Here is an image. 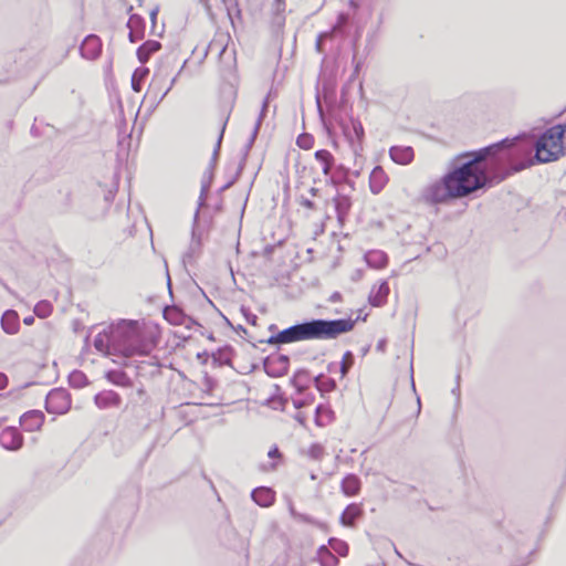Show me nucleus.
<instances>
[{"instance_id": "obj_1", "label": "nucleus", "mask_w": 566, "mask_h": 566, "mask_svg": "<svg viewBox=\"0 0 566 566\" xmlns=\"http://www.w3.org/2000/svg\"><path fill=\"white\" fill-rule=\"evenodd\" d=\"M505 143L499 142L473 153H463L452 160L444 181L452 189L453 197H465L484 187L489 180L501 182L525 169V160L510 166V160L520 156L523 148L507 149Z\"/></svg>"}, {"instance_id": "obj_2", "label": "nucleus", "mask_w": 566, "mask_h": 566, "mask_svg": "<svg viewBox=\"0 0 566 566\" xmlns=\"http://www.w3.org/2000/svg\"><path fill=\"white\" fill-rule=\"evenodd\" d=\"M94 347L106 356L144 357L153 350L155 342L136 322H122L99 332L94 338Z\"/></svg>"}, {"instance_id": "obj_3", "label": "nucleus", "mask_w": 566, "mask_h": 566, "mask_svg": "<svg viewBox=\"0 0 566 566\" xmlns=\"http://www.w3.org/2000/svg\"><path fill=\"white\" fill-rule=\"evenodd\" d=\"M566 134V128L563 125H555L547 128L536 140L526 137H515L512 139L505 138V148H523L520 156L510 160V166H514L518 161L527 163L525 169L533 166L535 163H551L557 160L564 155L563 139Z\"/></svg>"}, {"instance_id": "obj_4", "label": "nucleus", "mask_w": 566, "mask_h": 566, "mask_svg": "<svg viewBox=\"0 0 566 566\" xmlns=\"http://www.w3.org/2000/svg\"><path fill=\"white\" fill-rule=\"evenodd\" d=\"M355 326L352 318L312 319L290 326L276 335H272L269 344H290L311 339H334L350 332Z\"/></svg>"}, {"instance_id": "obj_5", "label": "nucleus", "mask_w": 566, "mask_h": 566, "mask_svg": "<svg viewBox=\"0 0 566 566\" xmlns=\"http://www.w3.org/2000/svg\"><path fill=\"white\" fill-rule=\"evenodd\" d=\"M450 198L454 197L449 184L444 181V176L441 180L426 186L420 193V200L427 205L443 203Z\"/></svg>"}, {"instance_id": "obj_6", "label": "nucleus", "mask_w": 566, "mask_h": 566, "mask_svg": "<svg viewBox=\"0 0 566 566\" xmlns=\"http://www.w3.org/2000/svg\"><path fill=\"white\" fill-rule=\"evenodd\" d=\"M71 407L70 395L66 390L56 388L51 390L45 399V409L49 413L63 415Z\"/></svg>"}, {"instance_id": "obj_7", "label": "nucleus", "mask_w": 566, "mask_h": 566, "mask_svg": "<svg viewBox=\"0 0 566 566\" xmlns=\"http://www.w3.org/2000/svg\"><path fill=\"white\" fill-rule=\"evenodd\" d=\"M343 133L353 153L358 155L363 150L364 127L361 123L357 119H350L348 124L343 125Z\"/></svg>"}, {"instance_id": "obj_8", "label": "nucleus", "mask_w": 566, "mask_h": 566, "mask_svg": "<svg viewBox=\"0 0 566 566\" xmlns=\"http://www.w3.org/2000/svg\"><path fill=\"white\" fill-rule=\"evenodd\" d=\"M290 359L285 355L270 356L264 360V370L271 377H281L289 370Z\"/></svg>"}, {"instance_id": "obj_9", "label": "nucleus", "mask_w": 566, "mask_h": 566, "mask_svg": "<svg viewBox=\"0 0 566 566\" xmlns=\"http://www.w3.org/2000/svg\"><path fill=\"white\" fill-rule=\"evenodd\" d=\"M0 444L10 451H17L23 446V436L15 427H7L0 432Z\"/></svg>"}, {"instance_id": "obj_10", "label": "nucleus", "mask_w": 566, "mask_h": 566, "mask_svg": "<svg viewBox=\"0 0 566 566\" xmlns=\"http://www.w3.org/2000/svg\"><path fill=\"white\" fill-rule=\"evenodd\" d=\"M80 52L86 60L97 59L102 52L101 39L95 34L87 35L80 46Z\"/></svg>"}, {"instance_id": "obj_11", "label": "nucleus", "mask_w": 566, "mask_h": 566, "mask_svg": "<svg viewBox=\"0 0 566 566\" xmlns=\"http://www.w3.org/2000/svg\"><path fill=\"white\" fill-rule=\"evenodd\" d=\"M44 422V415L40 410H30L20 417V424L28 432H34L41 429Z\"/></svg>"}, {"instance_id": "obj_12", "label": "nucleus", "mask_w": 566, "mask_h": 566, "mask_svg": "<svg viewBox=\"0 0 566 566\" xmlns=\"http://www.w3.org/2000/svg\"><path fill=\"white\" fill-rule=\"evenodd\" d=\"M94 401L99 409H108L119 407L122 398L114 390H104L95 395Z\"/></svg>"}, {"instance_id": "obj_13", "label": "nucleus", "mask_w": 566, "mask_h": 566, "mask_svg": "<svg viewBox=\"0 0 566 566\" xmlns=\"http://www.w3.org/2000/svg\"><path fill=\"white\" fill-rule=\"evenodd\" d=\"M390 289L387 281H381L374 285L368 296V301L373 306L379 307L386 304Z\"/></svg>"}, {"instance_id": "obj_14", "label": "nucleus", "mask_w": 566, "mask_h": 566, "mask_svg": "<svg viewBox=\"0 0 566 566\" xmlns=\"http://www.w3.org/2000/svg\"><path fill=\"white\" fill-rule=\"evenodd\" d=\"M164 317L167 322L172 325H185L190 327L193 323V319L187 316L179 307L177 306H168L164 310Z\"/></svg>"}, {"instance_id": "obj_15", "label": "nucleus", "mask_w": 566, "mask_h": 566, "mask_svg": "<svg viewBox=\"0 0 566 566\" xmlns=\"http://www.w3.org/2000/svg\"><path fill=\"white\" fill-rule=\"evenodd\" d=\"M127 28L129 29V41L137 42L140 41L145 35V20L139 14H132L127 22Z\"/></svg>"}, {"instance_id": "obj_16", "label": "nucleus", "mask_w": 566, "mask_h": 566, "mask_svg": "<svg viewBox=\"0 0 566 566\" xmlns=\"http://www.w3.org/2000/svg\"><path fill=\"white\" fill-rule=\"evenodd\" d=\"M388 182V177L380 166H376L369 176V188L375 195L379 193Z\"/></svg>"}, {"instance_id": "obj_17", "label": "nucleus", "mask_w": 566, "mask_h": 566, "mask_svg": "<svg viewBox=\"0 0 566 566\" xmlns=\"http://www.w3.org/2000/svg\"><path fill=\"white\" fill-rule=\"evenodd\" d=\"M1 327L4 333L14 335L19 332L20 319L19 315L13 310H7L1 317Z\"/></svg>"}, {"instance_id": "obj_18", "label": "nucleus", "mask_w": 566, "mask_h": 566, "mask_svg": "<svg viewBox=\"0 0 566 566\" xmlns=\"http://www.w3.org/2000/svg\"><path fill=\"white\" fill-rule=\"evenodd\" d=\"M390 158L399 165H408L413 159V149L409 146H392L389 150Z\"/></svg>"}, {"instance_id": "obj_19", "label": "nucleus", "mask_w": 566, "mask_h": 566, "mask_svg": "<svg viewBox=\"0 0 566 566\" xmlns=\"http://www.w3.org/2000/svg\"><path fill=\"white\" fill-rule=\"evenodd\" d=\"M363 515V509L359 504L352 503L343 511L339 522L344 526L353 527L355 521Z\"/></svg>"}, {"instance_id": "obj_20", "label": "nucleus", "mask_w": 566, "mask_h": 566, "mask_svg": "<svg viewBox=\"0 0 566 566\" xmlns=\"http://www.w3.org/2000/svg\"><path fill=\"white\" fill-rule=\"evenodd\" d=\"M252 500L260 506L268 507L274 502V492L270 488H256L251 493Z\"/></svg>"}, {"instance_id": "obj_21", "label": "nucleus", "mask_w": 566, "mask_h": 566, "mask_svg": "<svg viewBox=\"0 0 566 566\" xmlns=\"http://www.w3.org/2000/svg\"><path fill=\"white\" fill-rule=\"evenodd\" d=\"M161 44L155 40H148L137 49V57L142 63H146L150 55L159 51Z\"/></svg>"}, {"instance_id": "obj_22", "label": "nucleus", "mask_w": 566, "mask_h": 566, "mask_svg": "<svg viewBox=\"0 0 566 566\" xmlns=\"http://www.w3.org/2000/svg\"><path fill=\"white\" fill-rule=\"evenodd\" d=\"M360 490V480L355 474L346 475L342 481V491L347 496L356 495Z\"/></svg>"}, {"instance_id": "obj_23", "label": "nucleus", "mask_w": 566, "mask_h": 566, "mask_svg": "<svg viewBox=\"0 0 566 566\" xmlns=\"http://www.w3.org/2000/svg\"><path fill=\"white\" fill-rule=\"evenodd\" d=\"M315 160L319 165L321 170L325 176L331 172L332 165L334 163L333 155L326 149H319L315 153Z\"/></svg>"}, {"instance_id": "obj_24", "label": "nucleus", "mask_w": 566, "mask_h": 566, "mask_svg": "<svg viewBox=\"0 0 566 566\" xmlns=\"http://www.w3.org/2000/svg\"><path fill=\"white\" fill-rule=\"evenodd\" d=\"M365 260L369 266L375 269L385 268L388 263L387 254L378 250L367 252Z\"/></svg>"}, {"instance_id": "obj_25", "label": "nucleus", "mask_w": 566, "mask_h": 566, "mask_svg": "<svg viewBox=\"0 0 566 566\" xmlns=\"http://www.w3.org/2000/svg\"><path fill=\"white\" fill-rule=\"evenodd\" d=\"M316 558L321 566L338 565V558L325 545L318 547Z\"/></svg>"}, {"instance_id": "obj_26", "label": "nucleus", "mask_w": 566, "mask_h": 566, "mask_svg": "<svg viewBox=\"0 0 566 566\" xmlns=\"http://www.w3.org/2000/svg\"><path fill=\"white\" fill-rule=\"evenodd\" d=\"M334 201H335L337 219L340 223H343L349 212L350 200H349V198H347L345 196H339V197L335 198Z\"/></svg>"}, {"instance_id": "obj_27", "label": "nucleus", "mask_w": 566, "mask_h": 566, "mask_svg": "<svg viewBox=\"0 0 566 566\" xmlns=\"http://www.w3.org/2000/svg\"><path fill=\"white\" fill-rule=\"evenodd\" d=\"M106 378L112 384L122 387H128L132 384L129 377L122 370H109L106 373Z\"/></svg>"}, {"instance_id": "obj_28", "label": "nucleus", "mask_w": 566, "mask_h": 566, "mask_svg": "<svg viewBox=\"0 0 566 566\" xmlns=\"http://www.w3.org/2000/svg\"><path fill=\"white\" fill-rule=\"evenodd\" d=\"M69 384L73 388H83L88 384L86 375L81 370H73L69 376Z\"/></svg>"}, {"instance_id": "obj_29", "label": "nucleus", "mask_w": 566, "mask_h": 566, "mask_svg": "<svg viewBox=\"0 0 566 566\" xmlns=\"http://www.w3.org/2000/svg\"><path fill=\"white\" fill-rule=\"evenodd\" d=\"M148 72H149L148 69H143V67L135 70V72L133 73V76H132V88L135 92L142 91V82L145 80Z\"/></svg>"}, {"instance_id": "obj_30", "label": "nucleus", "mask_w": 566, "mask_h": 566, "mask_svg": "<svg viewBox=\"0 0 566 566\" xmlns=\"http://www.w3.org/2000/svg\"><path fill=\"white\" fill-rule=\"evenodd\" d=\"M53 310L52 304L49 301H40L34 306V314L40 318H46L51 315Z\"/></svg>"}, {"instance_id": "obj_31", "label": "nucleus", "mask_w": 566, "mask_h": 566, "mask_svg": "<svg viewBox=\"0 0 566 566\" xmlns=\"http://www.w3.org/2000/svg\"><path fill=\"white\" fill-rule=\"evenodd\" d=\"M328 545L338 555L347 556V554H348V545H347L346 542H344L342 539H338V538H335V537H331L328 539Z\"/></svg>"}, {"instance_id": "obj_32", "label": "nucleus", "mask_w": 566, "mask_h": 566, "mask_svg": "<svg viewBox=\"0 0 566 566\" xmlns=\"http://www.w3.org/2000/svg\"><path fill=\"white\" fill-rule=\"evenodd\" d=\"M266 109H268V99H264L263 103H262V108H261L260 115H259V117L256 119V123L254 125L251 138L249 140V145H248L249 147H251V145L254 143V139L256 138V135L259 133L260 126H261L262 120H263V118L265 116Z\"/></svg>"}, {"instance_id": "obj_33", "label": "nucleus", "mask_w": 566, "mask_h": 566, "mask_svg": "<svg viewBox=\"0 0 566 566\" xmlns=\"http://www.w3.org/2000/svg\"><path fill=\"white\" fill-rule=\"evenodd\" d=\"M159 13V7H154L150 9L149 11V18H150V23H151V27H150V34L153 35H161L163 32H164V27H161L159 30L157 28V15Z\"/></svg>"}, {"instance_id": "obj_34", "label": "nucleus", "mask_w": 566, "mask_h": 566, "mask_svg": "<svg viewBox=\"0 0 566 566\" xmlns=\"http://www.w3.org/2000/svg\"><path fill=\"white\" fill-rule=\"evenodd\" d=\"M354 364V355L352 352H346L344 355H343V359L340 361V376L342 378L345 377L347 375V373L349 371L350 367L353 366Z\"/></svg>"}, {"instance_id": "obj_35", "label": "nucleus", "mask_w": 566, "mask_h": 566, "mask_svg": "<svg viewBox=\"0 0 566 566\" xmlns=\"http://www.w3.org/2000/svg\"><path fill=\"white\" fill-rule=\"evenodd\" d=\"M209 187H210V181H207V182H202V186H201V192H200V197H199V207L198 209L196 210V213H195V223L197 222V219L199 217V209L200 207H202L206 202V198H207V193L209 191Z\"/></svg>"}, {"instance_id": "obj_36", "label": "nucleus", "mask_w": 566, "mask_h": 566, "mask_svg": "<svg viewBox=\"0 0 566 566\" xmlns=\"http://www.w3.org/2000/svg\"><path fill=\"white\" fill-rule=\"evenodd\" d=\"M307 455L313 460H321L324 455V448L319 443H313L307 451Z\"/></svg>"}, {"instance_id": "obj_37", "label": "nucleus", "mask_w": 566, "mask_h": 566, "mask_svg": "<svg viewBox=\"0 0 566 566\" xmlns=\"http://www.w3.org/2000/svg\"><path fill=\"white\" fill-rule=\"evenodd\" d=\"M296 144L302 149H310L313 146V138L308 134H302L297 137Z\"/></svg>"}, {"instance_id": "obj_38", "label": "nucleus", "mask_w": 566, "mask_h": 566, "mask_svg": "<svg viewBox=\"0 0 566 566\" xmlns=\"http://www.w3.org/2000/svg\"><path fill=\"white\" fill-rule=\"evenodd\" d=\"M322 378H323V376H318L316 378L317 387L319 389H325V390H333V389H335L336 382H335L334 379L326 378L325 380H321Z\"/></svg>"}, {"instance_id": "obj_39", "label": "nucleus", "mask_w": 566, "mask_h": 566, "mask_svg": "<svg viewBox=\"0 0 566 566\" xmlns=\"http://www.w3.org/2000/svg\"><path fill=\"white\" fill-rule=\"evenodd\" d=\"M294 520L298 522L311 523L324 530L326 528V525L324 523L318 522L306 514L298 513Z\"/></svg>"}, {"instance_id": "obj_40", "label": "nucleus", "mask_w": 566, "mask_h": 566, "mask_svg": "<svg viewBox=\"0 0 566 566\" xmlns=\"http://www.w3.org/2000/svg\"><path fill=\"white\" fill-rule=\"evenodd\" d=\"M226 125H227V120H224L222 127H221V132L219 134V137H218V140H217V145L214 147V150H213V155H212V161L214 163L217 160V157L219 155V150H220V147H221V142H222V138H223V133H224V129H226Z\"/></svg>"}, {"instance_id": "obj_41", "label": "nucleus", "mask_w": 566, "mask_h": 566, "mask_svg": "<svg viewBox=\"0 0 566 566\" xmlns=\"http://www.w3.org/2000/svg\"><path fill=\"white\" fill-rule=\"evenodd\" d=\"M331 33L329 32H325V33H321L318 36H317V40H316V49L317 51H322V44H323V41L327 38H329Z\"/></svg>"}, {"instance_id": "obj_42", "label": "nucleus", "mask_w": 566, "mask_h": 566, "mask_svg": "<svg viewBox=\"0 0 566 566\" xmlns=\"http://www.w3.org/2000/svg\"><path fill=\"white\" fill-rule=\"evenodd\" d=\"M300 203L303 207L308 208V209H314V207H315L313 201H311L310 199L304 198V197H301Z\"/></svg>"}, {"instance_id": "obj_43", "label": "nucleus", "mask_w": 566, "mask_h": 566, "mask_svg": "<svg viewBox=\"0 0 566 566\" xmlns=\"http://www.w3.org/2000/svg\"><path fill=\"white\" fill-rule=\"evenodd\" d=\"M268 455H269V458L274 459V458H279L281 454H280L279 449L276 447H274L269 451Z\"/></svg>"}, {"instance_id": "obj_44", "label": "nucleus", "mask_w": 566, "mask_h": 566, "mask_svg": "<svg viewBox=\"0 0 566 566\" xmlns=\"http://www.w3.org/2000/svg\"><path fill=\"white\" fill-rule=\"evenodd\" d=\"M175 82H176V77L171 78L169 86L161 93L159 101H161L168 94V92L174 86Z\"/></svg>"}, {"instance_id": "obj_45", "label": "nucleus", "mask_w": 566, "mask_h": 566, "mask_svg": "<svg viewBox=\"0 0 566 566\" xmlns=\"http://www.w3.org/2000/svg\"><path fill=\"white\" fill-rule=\"evenodd\" d=\"M323 410H324V407H323V406H318V407L316 408V423H317L318 426H323V422H322L321 417H319V415H321V412H322Z\"/></svg>"}, {"instance_id": "obj_46", "label": "nucleus", "mask_w": 566, "mask_h": 566, "mask_svg": "<svg viewBox=\"0 0 566 566\" xmlns=\"http://www.w3.org/2000/svg\"><path fill=\"white\" fill-rule=\"evenodd\" d=\"M195 245H200V239L197 238V234H196V230L193 229L192 230V241H191V249L195 247Z\"/></svg>"}, {"instance_id": "obj_47", "label": "nucleus", "mask_w": 566, "mask_h": 566, "mask_svg": "<svg viewBox=\"0 0 566 566\" xmlns=\"http://www.w3.org/2000/svg\"><path fill=\"white\" fill-rule=\"evenodd\" d=\"M8 384V378L4 374L0 373V389L6 388Z\"/></svg>"}, {"instance_id": "obj_48", "label": "nucleus", "mask_w": 566, "mask_h": 566, "mask_svg": "<svg viewBox=\"0 0 566 566\" xmlns=\"http://www.w3.org/2000/svg\"><path fill=\"white\" fill-rule=\"evenodd\" d=\"M386 344H387L386 339H380V340L377 343V346H376L377 350H379V352H385Z\"/></svg>"}, {"instance_id": "obj_49", "label": "nucleus", "mask_w": 566, "mask_h": 566, "mask_svg": "<svg viewBox=\"0 0 566 566\" xmlns=\"http://www.w3.org/2000/svg\"><path fill=\"white\" fill-rule=\"evenodd\" d=\"M340 298H342L340 293L335 292V293H333V294L331 295V298H329V300H331V302L336 303V302L340 301Z\"/></svg>"}, {"instance_id": "obj_50", "label": "nucleus", "mask_w": 566, "mask_h": 566, "mask_svg": "<svg viewBox=\"0 0 566 566\" xmlns=\"http://www.w3.org/2000/svg\"><path fill=\"white\" fill-rule=\"evenodd\" d=\"M276 11L280 12L284 9V0H275Z\"/></svg>"}, {"instance_id": "obj_51", "label": "nucleus", "mask_w": 566, "mask_h": 566, "mask_svg": "<svg viewBox=\"0 0 566 566\" xmlns=\"http://www.w3.org/2000/svg\"><path fill=\"white\" fill-rule=\"evenodd\" d=\"M289 511H290V514H291V516H292L293 518H295V517H296V515L298 514V512L294 509V506H293V504H292V503L289 505Z\"/></svg>"}, {"instance_id": "obj_52", "label": "nucleus", "mask_w": 566, "mask_h": 566, "mask_svg": "<svg viewBox=\"0 0 566 566\" xmlns=\"http://www.w3.org/2000/svg\"><path fill=\"white\" fill-rule=\"evenodd\" d=\"M23 323L25 325H32L34 323V317L33 316H27L23 318Z\"/></svg>"}, {"instance_id": "obj_53", "label": "nucleus", "mask_w": 566, "mask_h": 566, "mask_svg": "<svg viewBox=\"0 0 566 566\" xmlns=\"http://www.w3.org/2000/svg\"><path fill=\"white\" fill-rule=\"evenodd\" d=\"M250 323L255 324L256 316L252 315V317L248 318Z\"/></svg>"}, {"instance_id": "obj_54", "label": "nucleus", "mask_w": 566, "mask_h": 566, "mask_svg": "<svg viewBox=\"0 0 566 566\" xmlns=\"http://www.w3.org/2000/svg\"><path fill=\"white\" fill-rule=\"evenodd\" d=\"M310 191H311V193H312L313 196H315V195H316V192H317V189H316V188H311V190H310Z\"/></svg>"}, {"instance_id": "obj_55", "label": "nucleus", "mask_w": 566, "mask_h": 566, "mask_svg": "<svg viewBox=\"0 0 566 566\" xmlns=\"http://www.w3.org/2000/svg\"><path fill=\"white\" fill-rule=\"evenodd\" d=\"M155 84H156V78H154V80H153V82H151V87H154V86H155Z\"/></svg>"}, {"instance_id": "obj_56", "label": "nucleus", "mask_w": 566, "mask_h": 566, "mask_svg": "<svg viewBox=\"0 0 566 566\" xmlns=\"http://www.w3.org/2000/svg\"><path fill=\"white\" fill-rule=\"evenodd\" d=\"M232 182H228L223 188H229L231 186Z\"/></svg>"}, {"instance_id": "obj_57", "label": "nucleus", "mask_w": 566, "mask_h": 566, "mask_svg": "<svg viewBox=\"0 0 566 566\" xmlns=\"http://www.w3.org/2000/svg\"><path fill=\"white\" fill-rule=\"evenodd\" d=\"M295 406H296L297 408H300L302 405H301V402H295Z\"/></svg>"}, {"instance_id": "obj_58", "label": "nucleus", "mask_w": 566, "mask_h": 566, "mask_svg": "<svg viewBox=\"0 0 566 566\" xmlns=\"http://www.w3.org/2000/svg\"><path fill=\"white\" fill-rule=\"evenodd\" d=\"M418 407L420 408V398H417Z\"/></svg>"}]
</instances>
